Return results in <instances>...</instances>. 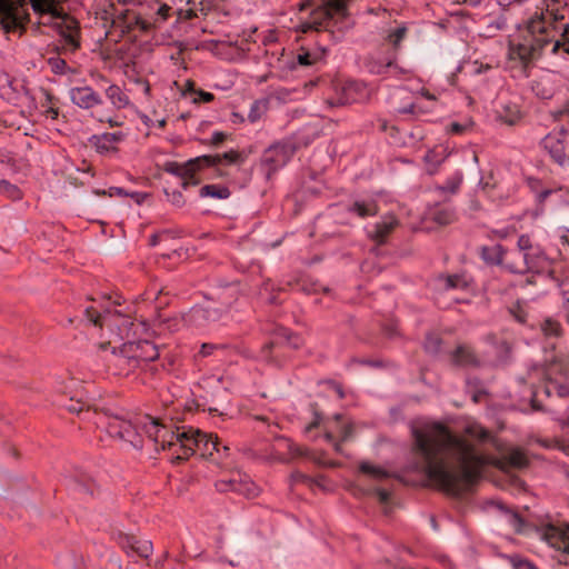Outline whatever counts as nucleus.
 <instances>
[{
	"mask_svg": "<svg viewBox=\"0 0 569 569\" xmlns=\"http://www.w3.org/2000/svg\"><path fill=\"white\" fill-rule=\"evenodd\" d=\"M489 438V431L479 423L456 433L441 422H429L413 430V451L432 487L459 496L481 478L487 466L508 471L529 465L520 448H509L499 457L483 452L481 445Z\"/></svg>",
	"mask_w": 569,
	"mask_h": 569,
	"instance_id": "obj_1",
	"label": "nucleus"
},
{
	"mask_svg": "<svg viewBox=\"0 0 569 569\" xmlns=\"http://www.w3.org/2000/svg\"><path fill=\"white\" fill-rule=\"evenodd\" d=\"M67 0H28L33 13L43 21L44 26L51 24L54 18L61 17ZM29 21L26 0H0V24L6 32L24 30Z\"/></svg>",
	"mask_w": 569,
	"mask_h": 569,
	"instance_id": "obj_2",
	"label": "nucleus"
},
{
	"mask_svg": "<svg viewBox=\"0 0 569 569\" xmlns=\"http://www.w3.org/2000/svg\"><path fill=\"white\" fill-rule=\"evenodd\" d=\"M542 33L543 24L540 21L528 20L526 26L519 29L518 34L509 40V60L519 62L526 71L529 64L547 51Z\"/></svg>",
	"mask_w": 569,
	"mask_h": 569,
	"instance_id": "obj_3",
	"label": "nucleus"
},
{
	"mask_svg": "<svg viewBox=\"0 0 569 569\" xmlns=\"http://www.w3.org/2000/svg\"><path fill=\"white\" fill-rule=\"evenodd\" d=\"M348 0H303L298 3V10L303 12L311 9L309 17L301 21L299 29L306 33L326 28L335 17L345 16Z\"/></svg>",
	"mask_w": 569,
	"mask_h": 569,
	"instance_id": "obj_4",
	"label": "nucleus"
},
{
	"mask_svg": "<svg viewBox=\"0 0 569 569\" xmlns=\"http://www.w3.org/2000/svg\"><path fill=\"white\" fill-rule=\"evenodd\" d=\"M547 396L569 398V352L552 355L540 368Z\"/></svg>",
	"mask_w": 569,
	"mask_h": 569,
	"instance_id": "obj_5",
	"label": "nucleus"
},
{
	"mask_svg": "<svg viewBox=\"0 0 569 569\" xmlns=\"http://www.w3.org/2000/svg\"><path fill=\"white\" fill-rule=\"evenodd\" d=\"M239 290L237 287H227L219 293L221 307L208 306L201 308H192L186 316L183 321L196 328H202L208 325L222 321L227 318L230 307L238 300Z\"/></svg>",
	"mask_w": 569,
	"mask_h": 569,
	"instance_id": "obj_6",
	"label": "nucleus"
},
{
	"mask_svg": "<svg viewBox=\"0 0 569 569\" xmlns=\"http://www.w3.org/2000/svg\"><path fill=\"white\" fill-rule=\"evenodd\" d=\"M220 446V440L217 436L203 433L198 429L182 428L180 433V441L176 443L174 460H187L190 456L199 453L203 458L212 460L217 447Z\"/></svg>",
	"mask_w": 569,
	"mask_h": 569,
	"instance_id": "obj_7",
	"label": "nucleus"
},
{
	"mask_svg": "<svg viewBox=\"0 0 569 569\" xmlns=\"http://www.w3.org/2000/svg\"><path fill=\"white\" fill-rule=\"evenodd\" d=\"M61 37V46H56L57 53H74L81 48V29L79 21L63 11L51 24Z\"/></svg>",
	"mask_w": 569,
	"mask_h": 569,
	"instance_id": "obj_8",
	"label": "nucleus"
},
{
	"mask_svg": "<svg viewBox=\"0 0 569 569\" xmlns=\"http://www.w3.org/2000/svg\"><path fill=\"white\" fill-rule=\"evenodd\" d=\"M142 427L148 438L156 443L157 448L160 447L162 450L168 449L171 451L172 458L174 457V450H177L176 443L180 441L182 429H177L174 432L151 416L146 417Z\"/></svg>",
	"mask_w": 569,
	"mask_h": 569,
	"instance_id": "obj_9",
	"label": "nucleus"
},
{
	"mask_svg": "<svg viewBox=\"0 0 569 569\" xmlns=\"http://www.w3.org/2000/svg\"><path fill=\"white\" fill-rule=\"evenodd\" d=\"M568 13L567 0H541L529 20L540 21L543 24V32H546V28L566 22Z\"/></svg>",
	"mask_w": 569,
	"mask_h": 569,
	"instance_id": "obj_10",
	"label": "nucleus"
},
{
	"mask_svg": "<svg viewBox=\"0 0 569 569\" xmlns=\"http://www.w3.org/2000/svg\"><path fill=\"white\" fill-rule=\"evenodd\" d=\"M541 147L551 160L565 167L569 162L568 131L565 128L549 132L542 140Z\"/></svg>",
	"mask_w": 569,
	"mask_h": 569,
	"instance_id": "obj_11",
	"label": "nucleus"
},
{
	"mask_svg": "<svg viewBox=\"0 0 569 569\" xmlns=\"http://www.w3.org/2000/svg\"><path fill=\"white\" fill-rule=\"evenodd\" d=\"M546 49L555 56H569V23L563 22L546 28L542 34Z\"/></svg>",
	"mask_w": 569,
	"mask_h": 569,
	"instance_id": "obj_12",
	"label": "nucleus"
},
{
	"mask_svg": "<svg viewBox=\"0 0 569 569\" xmlns=\"http://www.w3.org/2000/svg\"><path fill=\"white\" fill-rule=\"evenodd\" d=\"M518 248L523 250V259L527 263V272H540L548 266V258L540 246L532 242L528 234L518 238Z\"/></svg>",
	"mask_w": 569,
	"mask_h": 569,
	"instance_id": "obj_13",
	"label": "nucleus"
},
{
	"mask_svg": "<svg viewBox=\"0 0 569 569\" xmlns=\"http://www.w3.org/2000/svg\"><path fill=\"white\" fill-rule=\"evenodd\" d=\"M220 162L219 156H200L188 160L184 163L168 162L166 171L181 179L186 176H191L192 172H198L203 168L216 167Z\"/></svg>",
	"mask_w": 569,
	"mask_h": 569,
	"instance_id": "obj_14",
	"label": "nucleus"
},
{
	"mask_svg": "<svg viewBox=\"0 0 569 569\" xmlns=\"http://www.w3.org/2000/svg\"><path fill=\"white\" fill-rule=\"evenodd\" d=\"M214 486L216 489L220 492L233 491L248 498H252L258 495V487L247 475H241L239 472L233 473L228 479L218 480Z\"/></svg>",
	"mask_w": 569,
	"mask_h": 569,
	"instance_id": "obj_15",
	"label": "nucleus"
},
{
	"mask_svg": "<svg viewBox=\"0 0 569 569\" xmlns=\"http://www.w3.org/2000/svg\"><path fill=\"white\" fill-rule=\"evenodd\" d=\"M124 345L127 346V350L130 351L132 357L137 360L140 368L149 369L152 373L156 371L153 367L149 366V362L159 358V351L154 343L148 340H142Z\"/></svg>",
	"mask_w": 569,
	"mask_h": 569,
	"instance_id": "obj_16",
	"label": "nucleus"
},
{
	"mask_svg": "<svg viewBox=\"0 0 569 569\" xmlns=\"http://www.w3.org/2000/svg\"><path fill=\"white\" fill-rule=\"evenodd\" d=\"M292 150L286 143H274L270 146L262 156V163L268 168V173L276 172L282 168L291 158Z\"/></svg>",
	"mask_w": 569,
	"mask_h": 569,
	"instance_id": "obj_17",
	"label": "nucleus"
},
{
	"mask_svg": "<svg viewBox=\"0 0 569 569\" xmlns=\"http://www.w3.org/2000/svg\"><path fill=\"white\" fill-rule=\"evenodd\" d=\"M541 537L552 548L569 553V525H547L541 529Z\"/></svg>",
	"mask_w": 569,
	"mask_h": 569,
	"instance_id": "obj_18",
	"label": "nucleus"
},
{
	"mask_svg": "<svg viewBox=\"0 0 569 569\" xmlns=\"http://www.w3.org/2000/svg\"><path fill=\"white\" fill-rule=\"evenodd\" d=\"M112 26L119 29L121 33H129L136 29L148 31L151 27V24L143 20L136 11L129 9L118 13L112 20Z\"/></svg>",
	"mask_w": 569,
	"mask_h": 569,
	"instance_id": "obj_19",
	"label": "nucleus"
},
{
	"mask_svg": "<svg viewBox=\"0 0 569 569\" xmlns=\"http://www.w3.org/2000/svg\"><path fill=\"white\" fill-rule=\"evenodd\" d=\"M70 99L81 109H91L102 103L101 96L89 86L72 88Z\"/></svg>",
	"mask_w": 569,
	"mask_h": 569,
	"instance_id": "obj_20",
	"label": "nucleus"
},
{
	"mask_svg": "<svg viewBox=\"0 0 569 569\" xmlns=\"http://www.w3.org/2000/svg\"><path fill=\"white\" fill-rule=\"evenodd\" d=\"M126 134L121 131L117 132H104L101 134H94L90 138V143L96 150L101 153H109L117 151V144L124 139Z\"/></svg>",
	"mask_w": 569,
	"mask_h": 569,
	"instance_id": "obj_21",
	"label": "nucleus"
},
{
	"mask_svg": "<svg viewBox=\"0 0 569 569\" xmlns=\"http://www.w3.org/2000/svg\"><path fill=\"white\" fill-rule=\"evenodd\" d=\"M111 365L114 369V373L121 377H128L140 368L131 352L127 350L126 345H123L119 353L113 355Z\"/></svg>",
	"mask_w": 569,
	"mask_h": 569,
	"instance_id": "obj_22",
	"label": "nucleus"
},
{
	"mask_svg": "<svg viewBox=\"0 0 569 569\" xmlns=\"http://www.w3.org/2000/svg\"><path fill=\"white\" fill-rule=\"evenodd\" d=\"M397 226L398 220L396 217L386 216L375 224L373 230L369 233V237L377 244H383Z\"/></svg>",
	"mask_w": 569,
	"mask_h": 569,
	"instance_id": "obj_23",
	"label": "nucleus"
},
{
	"mask_svg": "<svg viewBox=\"0 0 569 569\" xmlns=\"http://www.w3.org/2000/svg\"><path fill=\"white\" fill-rule=\"evenodd\" d=\"M393 111L398 114H413L416 104L412 101L411 92L407 89L398 90L391 100Z\"/></svg>",
	"mask_w": 569,
	"mask_h": 569,
	"instance_id": "obj_24",
	"label": "nucleus"
},
{
	"mask_svg": "<svg viewBox=\"0 0 569 569\" xmlns=\"http://www.w3.org/2000/svg\"><path fill=\"white\" fill-rule=\"evenodd\" d=\"M283 343H287L295 349L300 347V340H299L298 336L293 335L288 329L280 328L276 332L274 340H272L270 343L266 345L262 349V352L266 353V357H268L269 352L273 348H280V347H282Z\"/></svg>",
	"mask_w": 569,
	"mask_h": 569,
	"instance_id": "obj_25",
	"label": "nucleus"
},
{
	"mask_svg": "<svg viewBox=\"0 0 569 569\" xmlns=\"http://www.w3.org/2000/svg\"><path fill=\"white\" fill-rule=\"evenodd\" d=\"M106 430L111 437L119 439H128L132 432V425L118 416L108 418L106 422Z\"/></svg>",
	"mask_w": 569,
	"mask_h": 569,
	"instance_id": "obj_26",
	"label": "nucleus"
},
{
	"mask_svg": "<svg viewBox=\"0 0 569 569\" xmlns=\"http://www.w3.org/2000/svg\"><path fill=\"white\" fill-rule=\"evenodd\" d=\"M451 361L459 367H477L479 359L471 347L458 346L451 353Z\"/></svg>",
	"mask_w": 569,
	"mask_h": 569,
	"instance_id": "obj_27",
	"label": "nucleus"
},
{
	"mask_svg": "<svg viewBox=\"0 0 569 569\" xmlns=\"http://www.w3.org/2000/svg\"><path fill=\"white\" fill-rule=\"evenodd\" d=\"M505 256L506 248L500 243L483 246L480 248L481 259L490 266H500L505 268Z\"/></svg>",
	"mask_w": 569,
	"mask_h": 569,
	"instance_id": "obj_28",
	"label": "nucleus"
},
{
	"mask_svg": "<svg viewBox=\"0 0 569 569\" xmlns=\"http://www.w3.org/2000/svg\"><path fill=\"white\" fill-rule=\"evenodd\" d=\"M505 269L512 273L527 272V263L523 259V250L517 247L515 250H507L505 256Z\"/></svg>",
	"mask_w": 569,
	"mask_h": 569,
	"instance_id": "obj_29",
	"label": "nucleus"
},
{
	"mask_svg": "<svg viewBox=\"0 0 569 569\" xmlns=\"http://www.w3.org/2000/svg\"><path fill=\"white\" fill-rule=\"evenodd\" d=\"M348 211L357 214L359 218L375 217L379 212V206L373 199L356 200Z\"/></svg>",
	"mask_w": 569,
	"mask_h": 569,
	"instance_id": "obj_30",
	"label": "nucleus"
},
{
	"mask_svg": "<svg viewBox=\"0 0 569 569\" xmlns=\"http://www.w3.org/2000/svg\"><path fill=\"white\" fill-rule=\"evenodd\" d=\"M106 96L117 109H123L130 104L129 97L117 84H111L106 90Z\"/></svg>",
	"mask_w": 569,
	"mask_h": 569,
	"instance_id": "obj_31",
	"label": "nucleus"
},
{
	"mask_svg": "<svg viewBox=\"0 0 569 569\" xmlns=\"http://www.w3.org/2000/svg\"><path fill=\"white\" fill-rule=\"evenodd\" d=\"M230 194L229 188L222 184H206L199 191L201 198L210 197L219 200L228 199Z\"/></svg>",
	"mask_w": 569,
	"mask_h": 569,
	"instance_id": "obj_32",
	"label": "nucleus"
},
{
	"mask_svg": "<svg viewBox=\"0 0 569 569\" xmlns=\"http://www.w3.org/2000/svg\"><path fill=\"white\" fill-rule=\"evenodd\" d=\"M540 330L545 337L560 338L563 335L561 323L552 317H547L540 322Z\"/></svg>",
	"mask_w": 569,
	"mask_h": 569,
	"instance_id": "obj_33",
	"label": "nucleus"
},
{
	"mask_svg": "<svg viewBox=\"0 0 569 569\" xmlns=\"http://www.w3.org/2000/svg\"><path fill=\"white\" fill-rule=\"evenodd\" d=\"M269 100L268 99H259L253 101L251 104L250 111L248 113V120L251 123L257 122L268 110Z\"/></svg>",
	"mask_w": 569,
	"mask_h": 569,
	"instance_id": "obj_34",
	"label": "nucleus"
},
{
	"mask_svg": "<svg viewBox=\"0 0 569 569\" xmlns=\"http://www.w3.org/2000/svg\"><path fill=\"white\" fill-rule=\"evenodd\" d=\"M442 286L445 289H466L468 288V281L462 274H450L441 277Z\"/></svg>",
	"mask_w": 569,
	"mask_h": 569,
	"instance_id": "obj_35",
	"label": "nucleus"
},
{
	"mask_svg": "<svg viewBox=\"0 0 569 569\" xmlns=\"http://www.w3.org/2000/svg\"><path fill=\"white\" fill-rule=\"evenodd\" d=\"M443 156L437 152L436 150L427 151V153L423 157V161L427 166L428 173L433 174L437 171L438 167L443 161Z\"/></svg>",
	"mask_w": 569,
	"mask_h": 569,
	"instance_id": "obj_36",
	"label": "nucleus"
},
{
	"mask_svg": "<svg viewBox=\"0 0 569 569\" xmlns=\"http://www.w3.org/2000/svg\"><path fill=\"white\" fill-rule=\"evenodd\" d=\"M60 54L61 53H58L57 56L49 57L47 59V63H48L50 70L54 74H66L67 72H69L71 70L70 67L68 66L67 61L64 59H62L60 57Z\"/></svg>",
	"mask_w": 569,
	"mask_h": 569,
	"instance_id": "obj_37",
	"label": "nucleus"
},
{
	"mask_svg": "<svg viewBox=\"0 0 569 569\" xmlns=\"http://www.w3.org/2000/svg\"><path fill=\"white\" fill-rule=\"evenodd\" d=\"M220 157V162L224 160L228 164H242L247 159V154L238 150H229L223 153H217Z\"/></svg>",
	"mask_w": 569,
	"mask_h": 569,
	"instance_id": "obj_38",
	"label": "nucleus"
},
{
	"mask_svg": "<svg viewBox=\"0 0 569 569\" xmlns=\"http://www.w3.org/2000/svg\"><path fill=\"white\" fill-rule=\"evenodd\" d=\"M407 32L408 29L405 24L398 26L388 32L386 40L395 48H398L400 42L406 38Z\"/></svg>",
	"mask_w": 569,
	"mask_h": 569,
	"instance_id": "obj_39",
	"label": "nucleus"
},
{
	"mask_svg": "<svg viewBox=\"0 0 569 569\" xmlns=\"http://www.w3.org/2000/svg\"><path fill=\"white\" fill-rule=\"evenodd\" d=\"M463 176L461 172L457 171L451 177L447 179L445 184L439 187V189L443 192L455 193L459 190Z\"/></svg>",
	"mask_w": 569,
	"mask_h": 569,
	"instance_id": "obj_40",
	"label": "nucleus"
},
{
	"mask_svg": "<svg viewBox=\"0 0 569 569\" xmlns=\"http://www.w3.org/2000/svg\"><path fill=\"white\" fill-rule=\"evenodd\" d=\"M432 220L441 226H447L456 220L455 212L451 209H439L435 211Z\"/></svg>",
	"mask_w": 569,
	"mask_h": 569,
	"instance_id": "obj_41",
	"label": "nucleus"
},
{
	"mask_svg": "<svg viewBox=\"0 0 569 569\" xmlns=\"http://www.w3.org/2000/svg\"><path fill=\"white\" fill-rule=\"evenodd\" d=\"M0 193L12 200H19L22 198L20 189L7 180L0 181Z\"/></svg>",
	"mask_w": 569,
	"mask_h": 569,
	"instance_id": "obj_42",
	"label": "nucleus"
},
{
	"mask_svg": "<svg viewBox=\"0 0 569 569\" xmlns=\"http://www.w3.org/2000/svg\"><path fill=\"white\" fill-rule=\"evenodd\" d=\"M360 470H361V472L370 475L376 479H383L389 476V473L386 470H383L379 467H376L369 462H362L360 465Z\"/></svg>",
	"mask_w": 569,
	"mask_h": 569,
	"instance_id": "obj_43",
	"label": "nucleus"
},
{
	"mask_svg": "<svg viewBox=\"0 0 569 569\" xmlns=\"http://www.w3.org/2000/svg\"><path fill=\"white\" fill-rule=\"evenodd\" d=\"M133 546V553L141 558H148L152 553V543L149 540L137 539V543Z\"/></svg>",
	"mask_w": 569,
	"mask_h": 569,
	"instance_id": "obj_44",
	"label": "nucleus"
},
{
	"mask_svg": "<svg viewBox=\"0 0 569 569\" xmlns=\"http://www.w3.org/2000/svg\"><path fill=\"white\" fill-rule=\"evenodd\" d=\"M545 84H547V81L545 79H540L533 83L532 90L542 99H549L552 97L553 92L551 88H547Z\"/></svg>",
	"mask_w": 569,
	"mask_h": 569,
	"instance_id": "obj_45",
	"label": "nucleus"
},
{
	"mask_svg": "<svg viewBox=\"0 0 569 569\" xmlns=\"http://www.w3.org/2000/svg\"><path fill=\"white\" fill-rule=\"evenodd\" d=\"M277 445L279 448H286L290 455V457L300 456L301 451L298 447L295 446V443L287 438H279L277 440Z\"/></svg>",
	"mask_w": 569,
	"mask_h": 569,
	"instance_id": "obj_46",
	"label": "nucleus"
},
{
	"mask_svg": "<svg viewBox=\"0 0 569 569\" xmlns=\"http://www.w3.org/2000/svg\"><path fill=\"white\" fill-rule=\"evenodd\" d=\"M87 318L94 326L102 328L106 321V318L101 316L96 309L87 308L86 309Z\"/></svg>",
	"mask_w": 569,
	"mask_h": 569,
	"instance_id": "obj_47",
	"label": "nucleus"
},
{
	"mask_svg": "<svg viewBox=\"0 0 569 569\" xmlns=\"http://www.w3.org/2000/svg\"><path fill=\"white\" fill-rule=\"evenodd\" d=\"M230 456V448L226 445H221L217 447V451H214V457L211 461L217 465H221L224 460Z\"/></svg>",
	"mask_w": 569,
	"mask_h": 569,
	"instance_id": "obj_48",
	"label": "nucleus"
},
{
	"mask_svg": "<svg viewBox=\"0 0 569 569\" xmlns=\"http://www.w3.org/2000/svg\"><path fill=\"white\" fill-rule=\"evenodd\" d=\"M214 100V96L211 92L203 91L201 89H197L193 97L191 98V101L193 103H209Z\"/></svg>",
	"mask_w": 569,
	"mask_h": 569,
	"instance_id": "obj_49",
	"label": "nucleus"
},
{
	"mask_svg": "<svg viewBox=\"0 0 569 569\" xmlns=\"http://www.w3.org/2000/svg\"><path fill=\"white\" fill-rule=\"evenodd\" d=\"M166 194L168 198V201L171 202L176 207H182L186 203L184 197L181 191L179 190H172L169 192L166 190Z\"/></svg>",
	"mask_w": 569,
	"mask_h": 569,
	"instance_id": "obj_50",
	"label": "nucleus"
},
{
	"mask_svg": "<svg viewBox=\"0 0 569 569\" xmlns=\"http://www.w3.org/2000/svg\"><path fill=\"white\" fill-rule=\"evenodd\" d=\"M441 340L437 336H428L426 339L425 348L429 352H438L440 349Z\"/></svg>",
	"mask_w": 569,
	"mask_h": 569,
	"instance_id": "obj_51",
	"label": "nucleus"
},
{
	"mask_svg": "<svg viewBox=\"0 0 569 569\" xmlns=\"http://www.w3.org/2000/svg\"><path fill=\"white\" fill-rule=\"evenodd\" d=\"M137 543V539L134 537H130V536H124L121 538V546H122V549L128 553V555H133V545Z\"/></svg>",
	"mask_w": 569,
	"mask_h": 569,
	"instance_id": "obj_52",
	"label": "nucleus"
},
{
	"mask_svg": "<svg viewBox=\"0 0 569 569\" xmlns=\"http://www.w3.org/2000/svg\"><path fill=\"white\" fill-rule=\"evenodd\" d=\"M355 426L352 422H347L340 428V437L342 441L349 440L353 435Z\"/></svg>",
	"mask_w": 569,
	"mask_h": 569,
	"instance_id": "obj_53",
	"label": "nucleus"
},
{
	"mask_svg": "<svg viewBox=\"0 0 569 569\" xmlns=\"http://www.w3.org/2000/svg\"><path fill=\"white\" fill-rule=\"evenodd\" d=\"M197 172H192L191 176H186L182 178L181 187L183 190H187L190 186H198L200 180L196 177Z\"/></svg>",
	"mask_w": 569,
	"mask_h": 569,
	"instance_id": "obj_54",
	"label": "nucleus"
},
{
	"mask_svg": "<svg viewBox=\"0 0 569 569\" xmlns=\"http://www.w3.org/2000/svg\"><path fill=\"white\" fill-rule=\"evenodd\" d=\"M170 12H171V7L166 3H162L157 10L158 20H160L161 22H164L170 17Z\"/></svg>",
	"mask_w": 569,
	"mask_h": 569,
	"instance_id": "obj_55",
	"label": "nucleus"
},
{
	"mask_svg": "<svg viewBox=\"0 0 569 569\" xmlns=\"http://www.w3.org/2000/svg\"><path fill=\"white\" fill-rule=\"evenodd\" d=\"M196 91H197V89H196L194 81H192L190 79L186 80V82L181 89L182 96L183 97L190 96L192 98Z\"/></svg>",
	"mask_w": 569,
	"mask_h": 569,
	"instance_id": "obj_56",
	"label": "nucleus"
},
{
	"mask_svg": "<svg viewBox=\"0 0 569 569\" xmlns=\"http://www.w3.org/2000/svg\"><path fill=\"white\" fill-rule=\"evenodd\" d=\"M510 523L517 532H521L525 521L518 513H511Z\"/></svg>",
	"mask_w": 569,
	"mask_h": 569,
	"instance_id": "obj_57",
	"label": "nucleus"
},
{
	"mask_svg": "<svg viewBox=\"0 0 569 569\" xmlns=\"http://www.w3.org/2000/svg\"><path fill=\"white\" fill-rule=\"evenodd\" d=\"M297 59H298V63L301 66H311L315 63V59H313L312 54L309 52L298 54Z\"/></svg>",
	"mask_w": 569,
	"mask_h": 569,
	"instance_id": "obj_58",
	"label": "nucleus"
},
{
	"mask_svg": "<svg viewBox=\"0 0 569 569\" xmlns=\"http://www.w3.org/2000/svg\"><path fill=\"white\" fill-rule=\"evenodd\" d=\"M227 139V134L222 131H216L212 133L210 144L219 146Z\"/></svg>",
	"mask_w": 569,
	"mask_h": 569,
	"instance_id": "obj_59",
	"label": "nucleus"
},
{
	"mask_svg": "<svg viewBox=\"0 0 569 569\" xmlns=\"http://www.w3.org/2000/svg\"><path fill=\"white\" fill-rule=\"evenodd\" d=\"M218 348L217 345L213 343H202L199 353L202 357H208L213 353V351Z\"/></svg>",
	"mask_w": 569,
	"mask_h": 569,
	"instance_id": "obj_60",
	"label": "nucleus"
},
{
	"mask_svg": "<svg viewBox=\"0 0 569 569\" xmlns=\"http://www.w3.org/2000/svg\"><path fill=\"white\" fill-rule=\"evenodd\" d=\"M376 495L380 502L386 503L390 499V492L386 489H377Z\"/></svg>",
	"mask_w": 569,
	"mask_h": 569,
	"instance_id": "obj_61",
	"label": "nucleus"
},
{
	"mask_svg": "<svg viewBox=\"0 0 569 569\" xmlns=\"http://www.w3.org/2000/svg\"><path fill=\"white\" fill-rule=\"evenodd\" d=\"M179 14V18L182 19V20H191L193 18L197 17L196 12L192 10V9H188V10H180L178 12Z\"/></svg>",
	"mask_w": 569,
	"mask_h": 569,
	"instance_id": "obj_62",
	"label": "nucleus"
},
{
	"mask_svg": "<svg viewBox=\"0 0 569 569\" xmlns=\"http://www.w3.org/2000/svg\"><path fill=\"white\" fill-rule=\"evenodd\" d=\"M551 193H553V190H552V189H545V190L540 191V192L537 194L538 201L542 203L543 201H546V199H547Z\"/></svg>",
	"mask_w": 569,
	"mask_h": 569,
	"instance_id": "obj_63",
	"label": "nucleus"
},
{
	"mask_svg": "<svg viewBox=\"0 0 569 569\" xmlns=\"http://www.w3.org/2000/svg\"><path fill=\"white\" fill-rule=\"evenodd\" d=\"M515 569H537L531 562L522 560L516 563Z\"/></svg>",
	"mask_w": 569,
	"mask_h": 569,
	"instance_id": "obj_64",
	"label": "nucleus"
}]
</instances>
